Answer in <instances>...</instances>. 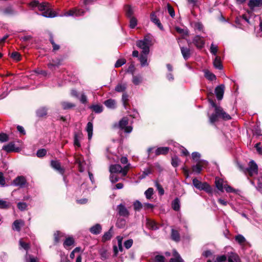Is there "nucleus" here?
Here are the masks:
<instances>
[{
    "label": "nucleus",
    "instance_id": "obj_31",
    "mask_svg": "<svg viewBox=\"0 0 262 262\" xmlns=\"http://www.w3.org/2000/svg\"><path fill=\"white\" fill-rule=\"evenodd\" d=\"M204 75L205 77L209 80L213 81L216 79L215 75L208 70H205L204 71Z\"/></svg>",
    "mask_w": 262,
    "mask_h": 262
},
{
    "label": "nucleus",
    "instance_id": "obj_25",
    "mask_svg": "<svg viewBox=\"0 0 262 262\" xmlns=\"http://www.w3.org/2000/svg\"><path fill=\"white\" fill-rule=\"evenodd\" d=\"M86 130L88 134V139L91 140L93 136V125L92 122H89L87 124Z\"/></svg>",
    "mask_w": 262,
    "mask_h": 262
},
{
    "label": "nucleus",
    "instance_id": "obj_23",
    "mask_svg": "<svg viewBox=\"0 0 262 262\" xmlns=\"http://www.w3.org/2000/svg\"><path fill=\"white\" fill-rule=\"evenodd\" d=\"M169 149L167 147H159L155 150V155L158 156L160 155H165L168 153Z\"/></svg>",
    "mask_w": 262,
    "mask_h": 262
},
{
    "label": "nucleus",
    "instance_id": "obj_50",
    "mask_svg": "<svg viewBox=\"0 0 262 262\" xmlns=\"http://www.w3.org/2000/svg\"><path fill=\"white\" fill-rule=\"evenodd\" d=\"M227 260V256L225 255H217L215 262H224Z\"/></svg>",
    "mask_w": 262,
    "mask_h": 262
},
{
    "label": "nucleus",
    "instance_id": "obj_39",
    "mask_svg": "<svg viewBox=\"0 0 262 262\" xmlns=\"http://www.w3.org/2000/svg\"><path fill=\"white\" fill-rule=\"evenodd\" d=\"M74 243V241L72 237H68L66 239L63 243V246L65 248L72 246Z\"/></svg>",
    "mask_w": 262,
    "mask_h": 262
},
{
    "label": "nucleus",
    "instance_id": "obj_60",
    "mask_svg": "<svg viewBox=\"0 0 262 262\" xmlns=\"http://www.w3.org/2000/svg\"><path fill=\"white\" fill-rule=\"evenodd\" d=\"M8 140V136L4 133L0 134V141L2 142H4Z\"/></svg>",
    "mask_w": 262,
    "mask_h": 262
},
{
    "label": "nucleus",
    "instance_id": "obj_61",
    "mask_svg": "<svg viewBox=\"0 0 262 262\" xmlns=\"http://www.w3.org/2000/svg\"><path fill=\"white\" fill-rule=\"evenodd\" d=\"M133 243V241L132 239H128L124 242V246L126 249L130 248Z\"/></svg>",
    "mask_w": 262,
    "mask_h": 262
},
{
    "label": "nucleus",
    "instance_id": "obj_13",
    "mask_svg": "<svg viewBox=\"0 0 262 262\" xmlns=\"http://www.w3.org/2000/svg\"><path fill=\"white\" fill-rule=\"evenodd\" d=\"M51 166L54 169L58 171L60 173L63 174L64 169L61 168L60 162L57 160H52L51 161Z\"/></svg>",
    "mask_w": 262,
    "mask_h": 262
},
{
    "label": "nucleus",
    "instance_id": "obj_8",
    "mask_svg": "<svg viewBox=\"0 0 262 262\" xmlns=\"http://www.w3.org/2000/svg\"><path fill=\"white\" fill-rule=\"evenodd\" d=\"M192 42L198 49H200L203 48L205 45V41L203 38L199 35L195 36L192 39Z\"/></svg>",
    "mask_w": 262,
    "mask_h": 262
},
{
    "label": "nucleus",
    "instance_id": "obj_3",
    "mask_svg": "<svg viewBox=\"0 0 262 262\" xmlns=\"http://www.w3.org/2000/svg\"><path fill=\"white\" fill-rule=\"evenodd\" d=\"M218 118H221L225 120H228L231 119V116L226 113L220 106L216 107L215 113L212 114L209 117V121L211 123H214L217 121Z\"/></svg>",
    "mask_w": 262,
    "mask_h": 262
},
{
    "label": "nucleus",
    "instance_id": "obj_36",
    "mask_svg": "<svg viewBox=\"0 0 262 262\" xmlns=\"http://www.w3.org/2000/svg\"><path fill=\"white\" fill-rule=\"evenodd\" d=\"M133 206L136 211H139L142 208L143 205L138 200H136L134 202Z\"/></svg>",
    "mask_w": 262,
    "mask_h": 262
},
{
    "label": "nucleus",
    "instance_id": "obj_43",
    "mask_svg": "<svg viewBox=\"0 0 262 262\" xmlns=\"http://www.w3.org/2000/svg\"><path fill=\"white\" fill-rule=\"evenodd\" d=\"M126 15L128 17H132L133 14V9L130 6H126L125 8Z\"/></svg>",
    "mask_w": 262,
    "mask_h": 262
},
{
    "label": "nucleus",
    "instance_id": "obj_53",
    "mask_svg": "<svg viewBox=\"0 0 262 262\" xmlns=\"http://www.w3.org/2000/svg\"><path fill=\"white\" fill-rule=\"evenodd\" d=\"M11 57L13 59H14L17 61H19L20 60V55L18 52H13L11 55Z\"/></svg>",
    "mask_w": 262,
    "mask_h": 262
},
{
    "label": "nucleus",
    "instance_id": "obj_15",
    "mask_svg": "<svg viewBox=\"0 0 262 262\" xmlns=\"http://www.w3.org/2000/svg\"><path fill=\"white\" fill-rule=\"evenodd\" d=\"M41 15L46 17H54L57 16V14L52 11L50 6L41 14Z\"/></svg>",
    "mask_w": 262,
    "mask_h": 262
},
{
    "label": "nucleus",
    "instance_id": "obj_22",
    "mask_svg": "<svg viewBox=\"0 0 262 262\" xmlns=\"http://www.w3.org/2000/svg\"><path fill=\"white\" fill-rule=\"evenodd\" d=\"M213 66L214 67L219 70H222L223 68L221 58L219 56H216L213 60Z\"/></svg>",
    "mask_w": 262,
    "mask_h": 262
},
{
    "label": "nucleus",
    "instance_id": "obj_33",
    "mask_svg": "<svg viewBox=\"0 0 262 262\" xmlns=\"http://www.w3.org/2000/svg\"><path fill=\"white\" fill-rule=\"evenodd\" d=\"M126 89V83H118L115 87V90L117 92H123Z\"/></svg>",
    "mask_w": 262,
    "mask_h": 262
},
{
    "label": "nucleus",
    "instance_id": "obj_37",
    "mask_svg": "<svg viewBox=\"0 0 262 262\" xmlns=\"http://www.w3.org/2000/svg\"><path fill=\"white\" fill-rule=\"evenodd\" d=\"M235 239V241L241 245H244L246 243L245 238L241 234L236 235Z\"/></svg>",
    "mask_w": 262,
    "mask_h": 262
},
{
    "label": "nucleus",
    "instance_id": "obj_24",
    "mask_svg": "<svg viewBox=\"0 0 262 262\" xmlns=\"http://www.w3.org/2000/svg\"><path fill=\"white\" fill-rule=\"evenodd\" d=\"M171 238L173 241L176 242H179L180 240V236L179 232L176 230L172 229L171 232Z\"/></svg>",
    "mask_w": 262,
    "mask_h": 262
},
{
    "label": "nucleus",
    "instance_id": "obj_14",
    "mask_svg": "<svg viewBox=\"0 0 262 262\" xmlns=\"http://www.w3.org/2000/svg\"><path fill=\"white\" fill-rule=\"evenodd\" d=\"M150 20L154 24H155L156 25H157V27L161 30H163V27L162 25L161 24L159 18L156 15L155 13H152L150 14Z\"/></svg>",
    "mask_w": 262,
    "mask_h": 262
},
{
    "label": "nucleus",
    "instance_id": "obj_49",
    "mask_svg": "<svg viewBox=\"0 0 262 262\" xmlns=\"http://www.w3.org/2000/svg\"><path fill=\"white\" fill-rule=\"evenodd\" d=\"M20 246L26 250H28L29 248V245L28 243L24 242L23 239H20L19 241Z\"/></svg>",
    "mask_w": 262,
    "mask_h": 262
},
{
    "label": "nucleus",
    "instance_id": "obj_48",
    "mask_svg": "<svg viewBox=\"0 0 262 262\" xmlns=\"http://www.w3.org/2000/svg\"><path fill=\"white\" fill-rule=\"evenodd\" d=\"M137 25V20L134 17H130L129 21V27L131 29H134Z\"/></svg>",
    "mask_w": 262,
    "mask_h": 262
},
{
    "label": "nucleus",
    "instance_id": "obj_1",
    "mask_svg": "<svg viewBox=\"0 0 262 262\" xmlns=\"http://www.w3.org/2000/svg\"><path fill=\"white\" fill-rule=\"evenodd\" d=\"M137 47L141 50V54L139 56V52L137 50L133 51L132 56L134 57H138V59L140 62L141 66L144 67L146 66L147 61V38L145 36L142 40H139L136 41Z\"/></svg>",
    "mask_w": 262,
    "mask_h": 262
},
{
    "label": "nucleus",
    "instance_id": "obj_56",
    "mask_svg": "<svg viewBox=\"0 0 262 262\" xmlns=\"http://www.w3.org/2000/svg\"><path fill=\"white\" fill-rule=\"evenodd\" d=\"M179 160L177 157H173L171 159V164L172 165L176 167L179 165Z\"/></svg>",
    "mask_w": 262,
    "mask_h": 262
},
{
    "label": "nucleus",
    "instance_id": "obj_35",
    "mask_svg": "<svg viewBox=\"0 0 262 262\" xmlns=\"http://www.w3.org/2000/svg\"><path fill=\"white\" fill-rule=\"evenodd\" d=\"M90 108L96 113H100L103 111V107L101 105H93Z\"/></svg>",
    "mask_w": 262,
    "mask_h": 262
},
{
    "label": "nucleus",
    "instance_id": "obj_59",
    "mask_svg": "<svg viewBox=\"0 0 262 262\" xmlns=\"http://www.w3.org/2000/svg\"><path fill=\"white\" fill-rule=\"evenodd\" d=\"M135 70V66L133 63H131L130 65L128 67L127 72L129 73L134 75V73Z\"/></svg>",
    "mask_w": 262,
    "mask_h": 262
},
{
    "label": "nucleus",
    "instance_id": "obj_18",
    "mask_svg": "<svg viewBox=\"0 0 262 262\" xmlns=\"http://www.w3.org/2000/svg\"><path fill=\"white\" fill-rule=\"evenodd\" d=\"M228 262H241L239 257L235 253L231 252L228 256Z\"/></svg>",
    "mask_w": 262,
    "mask_h": 262
},
{
    "label": "nucleus",
    "instance_id": "obj_62",
    "mask_svg": "<svg viewBox=\"0 0 262 262\" xmlns=\"http://www.w3.org/2000/svg\"><path fill=\"white\" fill-rule=\"evenodd\" d=\"M79 100L80 102L83 104H86L88 102L87 97L84 93L81 94L80 97L79 98Z\"/></svg>",
    "mask_w": 262,
    "mask_h": 262
},
{
    "label": "nucleus",
    "instance_id": "obj_54",
    "mask_svg": "<svg viewBox=\"0 0 262 262\" xmlns=\"http://www.w3.org/2000/svg\"><path fill=\"white\" fill-rule=\"evenodd\" d=\"M167 7L169 15L173 17L175 16V13L173 8L169 4L167 5Z\"/></svg>",
    "mask_w": 262,
    "mask_h": 262
},
{
    "label": "nucleus",
    "instance_id": "obj_44",
    "mask_svg": "<svg viewBox=\"0 0 262 262\" xmlns=\"http://www.w3.org/2000/svg\"><path fill=\"white\" fill-rule=\"evenodd\" d=\"M2 12L5 15H11L14 13V11L11 7H8L3 10Z\"/></svg>",
    "mask_w": 262,
    "mask_h": 262
},
{
    "label": "nucleus",
    "instance_id": "obj_12",
    "mask_svg": "<svg viewBox=\"0 0 262 262\" xmlns=\"http://www.w3.org/2000/svg\"><path fill=\"white\" fill-rule=\"evenodd\" d=\"M26 183V180L23 176L17 177L13 181V184L15 186L23 187Z\"/></svg>",
    "mask_w": 262,
    "mask_h": 262
},
{
    "label": "nucleus",
    "instance_id": "obj_20",
    "mask_svg": "<svg viewBox=\"0 0 262 262\" xmlns=\"http://www.w3.org/2000/svg\"><path fill=\"white\" fill-rule=\"evenodd\" d=\"M104 105L108 108L114 109L116 107V102L114 99H109L104 102Z\"/></svg>",
    "mask_w": 262,
    "mask_h": 262
},
{
    "label": "nucleus",
    "instance_id": "obj_46",
    "mask_svg": "<svg viewBox=\"0 0 262 262\" xmlns=\"http://www.w3.org/2000/svg\"><path fill=\"white\" fill-rule=\"evenodd\" d=\"M10 203L3 200H0V208L1 209H7L10 207Z\"/></svg>",
    "mask_w": 262,
    "mask_h": 262
},
{
    "label": "nucleus",
    "instance_id": "obj_11",
    "mask_svg": "<svg viewBox=\"0 0 262 262\" xmlns=\"http://www.w3.org/2000/svg\"><path fill=\"white\" fill-rule=\"evenodd\" d=\"M248 6L254 11L255 8L262 7V0H249Z\"/></svg>",
    "mask_w": 262,
    "mask_h": 262
},
{
    "label": "nucleus",
    "instance_id": "obj_63",
    "mask_svg": "<svg viewBox=\"0 0 262 262\" xmlns=\"http://www.w3.org/2000/svg\"><path fill=\"white\" fill-rule=\"evenodd\" d=\"M115 174V173H111L110 178V181L113 183H115L119 180L118 178Z\"/></svg>",
    "mask_w": 262,
    "mask_h": 262
},
{
    "label": "nucleus",
    "instance_id": "obj_10",
    "mask_svg": "<svg viewBox=\"0 0 262 262\" xmlns=\"http://www.w3.org/2000/svg\"><path fill=\"white\" fill-rule=\"evenodd\" d=\"M225 86L224 84H221L216 87L215 93L218 100H221L224 95Z\"/></svg>",
    "mask_w": 262,
    "mask_h": 262
},
{
    "label": "nucleus",
    "instance_id": "obj_51",
    "mask_svg": "<svg viewBox=\"0 0 262 262\" xmlns=\"http://www.w3.org/2000/svg\"><path fill=\"white\" fill-rule=\"evenodd\" d=\"M126 63V60L125 59H118L115 64V67L116 68H118V67H120L121 66H122V65L124 64L125 63Z\"/></svg>",
    "mask_w": 262,
    "mask_h": 262
},
{
    "label": "nucleus",
    "instance_id": "obj_32",
    "mask_svg": "<svg viewBox=\"0 0 262 262\" xmlns=\"http://www.w3.org/2000/svg\"><path fill=\"white\" fill-rule=\"evenodd\" d=\"M172 208L175 211H178L180 208V202L178 198H176L172 202Z\"/></svg>",
    "mask_w": 262,
    "mask_h": 262
},
{
    "label": "nucleus",
    "instance_id": "obj_55",
    "mask_svg": "<svg viewBox=\"0 0 262 262\" xmlns=\"http://www.w3.org/2000/svg\"><path fill=\"white\" fill-rule=\"evenodd\" d=\"M47 151L45 149H40L37 150L36 155L38 157H42L46 155Z\"/></svg>",
    "mask_w": 262,
    "mask_h": 262
},
{
    "label": "nucleus",
    "instance_id": "obj_41",
    "mask_svg": "<svg viewBox=\"0 0 262 262\" xmlns=\"http://www.w3.org/2000/svg\"><path fill=\"white\" fill-rule=\"evenodd\" d=\"M36 114L38 117H43L47 114V109L45 107H40L37 110Z\"/></svg>",
    "mask_w": 262,
    "mask_h": 262
},
{
    "label": "nucleus",
    "instance_id": "obj_5",
    "mask_svg": "<svg viewBox=\"0 0 262 262\" xmlns=\"http://www.w3.org/2000/svg\"><path fill=\"white\" fill-rule=\"evenodd\" d=\"M192 183L194 186L199 190H205L208 193H211L212 191V188L206 182L202 183L195 178L193 179Z\"/></svg>",
    "mask_w": 262,
    "mask_h": 262
},
{
    "label": "nucleus",
    "instance_id": "obj_26",
    "mask_svg": "<svg viewBox=\"0 0 262 262\" xmlns=\"http://www.w3.org/2000/svg\"><path fill=\"white\" fill-rule=\"evenodd\" d=\"M224 181L222 179H216L215 180V185L217 188L221 191H223L224 189Z\"/></svg>",
    "mask_w": 262,
    "mask_h": 262
},
{
    "label": "nucleus",
    "instance_id": "obj_58",
    "mask_svg": "<svg viewBox=\"0 0 262 262\" xmlns=\"http://www.w3.org/2000/svg\"><path fill=\"white\" fill-rule=\"evenodd\" d=\"M156 186L157 187V188L159 191V194L162 195L164 194V191L163 188L161 187V186L157 182H155Z\"/></svg>",
    "mask_w": 262,
    "mask_h": 262
},
{
    "label": "nucleus",
    "instance_id": "obj_29",
    "mask_svg": "<svg viewBox=\"0 0 262 262\" xmlns=\"http://www.w3.org/2000/svg\"><path fill=\"white\" fill-rule=\"evenodd\" d=\"M173 254L174 258H171L170 262H184L183 260L177 251L173 250Z\"/></svg>",
    "mask_w": 262,
    "mask_h": 262
},
{
    "label": "nucleus",
    "instance_id": "obj_42",
    "mask_svg": "<svg viewBox=\"0 0 262 262\" xmlns=\"http://www.w3.org/2000/svg\"><path fill=\"white\" fill-rule=\"evenodd\" d=\"M14 144L13 143H10L8 145L4 146L3 147V149L7 152H10L14 150Z\"/></svg>",
    "mask_w": 262,
    "mask_h": 262
},
{
    "label": "nucleus",
    "instance_id": "obj_7",
    "mask_svg": "<svg viewBox=\"0 0 262 262\" xmlns=\"http://www.w3.org/2000/svg\"><path fill=\"white\" fill-rule=\"evenodd\" d=\"M128 124V119L126 117H123L119 122L118 126L121 129H124L126 133L132 132L133 128L131 126H127Z\"/></svg>",
    "mask_w": 262,
    "mask_h": 262
},
{
    "label": "nucleus",
    "instance_id": "obj_6",
    "mask_svg": "<svg viewBox=\"0 0 262 262\" xmlns=\"http://www.w3.org/2000/svg\"><path fill=\"white\" fill-rule=\"evenodd\" d=\"M85 13V11L82 9H78L77 8H73L66 12L63 15H60L61 16H75L79 17L83 16Z\"/></svg>",
    "mask_w": 262,
    "mask_h": 262
},
{
    "label": "nucleus",
    "instance_id": "obj_40",
    "mask_svg": "<svg viewBox=\"0 0 262 262\" xmlns=\"http://www.w3.org/2000/svg\"><path fill=\"white\" fill-rule=\"evenodd\" d=\"M54 242L56 244L59 242L60 238L61 237H64L63 234L59 231H56L54 233Z\"/></svg>",
    "mask_w": 262,
    "mask_h": 262
},
{
    "label": "nucleus",
    "instance_id": "obj_30",
    "mask_svg": "<svg viewBox=\"0 0 262 262\" xmlns=\"http://www.w3.org/2000/svg\"><path fill=\"white\" fill-rule=\"evenodd\" d=\"M192 158L193 160L196 163L198 162H206L205 160H202L200 159L201 154L198 152H193L192 153Z\"/></svg>",
    "mask_w": 262,
    "mask_h": 262
},
{
    "label": "nucleus",
    "instance_id": "obj_16",
    "mask_svg": "<svg viewBox=\"0 0 262 262\" xmlns=\"http://www.w3.org/2000/svg\"><path fill=\"white\" fill-rule=\"evenodd\" d=\"M207 162H198L196 165L192 166V169L194 172L196 173H201L202 170V167L207 164Z\"/></svg>",
    "mask_w": 262,
    "mask_h": 262
},
{
    "label": "nucleus",
    "instance_id": "obj_38",
    "mask_svg": "<svg viewBox=\"0 0 262 262\" xmlns=\"http://www.w3.org/2000/svg\"><path fill=\"white\" fill-rule=\"evenodd\" d=\"M50 4L48 3L43 2L42 3H39L38 9L40 11H45L49 6Z\"/></svg>",
    "mask_w": 262,
    "mask_h": 262
},
{
    "label": "nucleus",
    "instance_id": "obj_2",
    "mask_svg": "<svg viewBox=\"0 0 262 262\" xmlns=\"http://www.w3.org/2000/svg\"><path fill=\"white\" fill-rule=\"evenodd\" d=\"M246 171L250 177H253L255 174H257V186L256 188L259 190L262 188V172H258V166L255 162L252 160L249 162V167L247 168Z\"/></svg>",
    "mask_w": 262,
    "mask_h": 262
},
{
    "label": "nucleus",
    "instance_id": "obj_4",
    "mask_svg": "<svg viewBox=\"0 0 262 262\" xmlns=\"http://www.w3.org/2000/svg\"><path fill=\"white\" fill-rule=\"evenodd\" d=\"M129 164H128L124 166V168H122L119 164L112 165L110 167V171L111 173L113 174L120 173L122 176L124 177L127 173L129 169Z\"/></svg>",
    "mask_w": 262,
    "mask_h": 262
},
{
    "label": "nucleus",
    "instance_id": "obj_34",
    "mask_svg": "<svg viewBox=\"0 0 262 262\" xmlns=\"http://www.w3.org/2000/svg\"><path fill=\"white\" fill-rule=\"evenodd\" d=\"M61 105L63 110L70 109L75 106L74 103L66 101L62 102Z\"/></svg>",
    "mask_w": 262,
    "mask_h": 262
},
{
    "label": "nucleus",
    "instance_id": "obj_17",
    "mask_svg": "<svg viewBox=\"0 0 262 262\" xmlns=\"http://www.w3.org/2000/svg\"><path fill=\"white\" fill-rule=\"evenodd\" d=\"M180 49L183 58L185 60H187L190 57V50L189 48L180 47Z\"/></svg>",
    "mask_w": 262,
    "mask_h": 262
},
{
    "label": "nucleus",
    "instance_id": "obj_47",
    "mask_svg": "<svg viewBox=\"0 0 262 262\" xmlns=\"http://www.w3.org/2000/svg\"><path fill=\"white\" fill-rule=\"evenodd\" d=\"M210 51L212 55L216 56L218 51V47L212 43L210 46Z\"/></svg>",
    "mask_w": 262,
    "mask_h": 262
},
{
    "label": "nucleus",
    "instance_id": "obj_9",
    "mask_svg": "<svg viewBox=\"0 0 262 262\" xmlns=\"http://www.w3.org/2000/svg\"><path fill=\"white\" fill-rule=\"evenodd\" d=\"M117 209L120 216L127 217L129 215V212L125 206L120 204L117 206Z\"/></svg>",
    "mask_w": 262,
    "mask_h": 262
},
{
    "label": "nucleus",
    "instance_id": "obj_64",
    "mask_svg": "<svg viewBox=\"0 0 262 262\" xmlns=\"http://www.w3.org/2000/svg\"><path fill=\"white\" fill-rule=\"evenodd\" d=\"M155 259L157 262H164L165 257L162 255H157L155 257Z\"/></svg>",
    "mask_w": 262,
    "mask_h": 262
},
{
    "label": "nucleus",
    "instance_id": "obj_57",
    "mask_svg": "<svg viewBox=\"0 0 262 262\" xmlns=\"http://www.w3.org/2000/svg\"><path fill=\"white\" fill-rule=\"evenodd\" d=\"M50 41L53 46V50H58L59 49V46L54 42L53 36L52 35L50 36Z\"/></svg>",
    "mask_w": 262,
    "mask_h": 262
},
{
    "label": "nucleus",
    "instance_id": "obj_27",
    "mask_svg": "<svg viewBox=\"0 0 262 262\" xmlns=\"http://www.w3.org/2000/svg\"><path fill=\"white\" fill-rule=\"evenodd\" d=\"M112 231H113V227H112L107 232H105L103 234L102 238V241L103 242H105L111 239V238L112 236Z\"/></svg>",
    "mask_w": 262,
    "mask_h": 262
},
{
    "label": "nucleus",
    "instance_id": "obj_52",
    "mask_svg": "<svg viewBox=\"0 0 262 262\" xmlns=\"http://www.w3.org/2000/svg\"><path fill=\"white\" fill-rule=\"evenodd\" d=\"M17 207L21 211H24L27 209V205L26 203L19 202L17 204Z\"/></svg>",
    "mask_w": 262,
    "mask_h": 262
},
{
    "label": "nucleus",
    "instance_id": "obj_28",
    "mask_svg": "<svg viewBox=\"0 0 262 262\" xmlns=\"http://www.w3.org/2000/svg\"><path fill=\"white\" fill-rule=\"evenodd\" d=\"M143 81V78L140 75H133L132 82L135 85H139Z\"/></svg>",
    "mask_w": 262,
    "mask_h": 262
},
{
    "label": "nucleus",
    "instance_id": "obj_45",
    "mask_svg": "<svg viewBox=\"0 0 262 262\" xmlns=\"http://www.w3.org/2000/svg\"><path fill=\"white\" fill-rule=\"evenodd\" d=\"M148 228L151 229L152 230H157L158 229V226L157 224L152 220L148 219Z\"/></svg>",
    "mask_w": 262,
    "mask_h": 262
},
{
    "label": "nucleus",
    "instance_id": "obj_21",
    "mask_svg": "<svg viewBox=\"0 0 262 262\" xmlns=\"http://www.w3.org/2000/svg\"><path fill=\"white\" fill-rule=\"evenodd\" d=\"M24 225V222L21 220H15L13 224V229L19 231L20 230L21 226Z\"/></svg>",
    "mask_w": 262,
    "mask_h": 262
},
{
    "label": "nucleus",
    "instance_id": "obj_19",
    "mask_svg": "<svg viewBox=\"0 0 262 262\" xmlns=\"http://www.w3.org/2000/svg\"><path fill=\"white\" fill-rule=\"evenodd\" d=\"M101 226L99 224H96L90 229V232L93 234H98L101 232Z\"/></svg>",
    "mask_w": 262,
    "mask_h": 262
}]
</instances>
